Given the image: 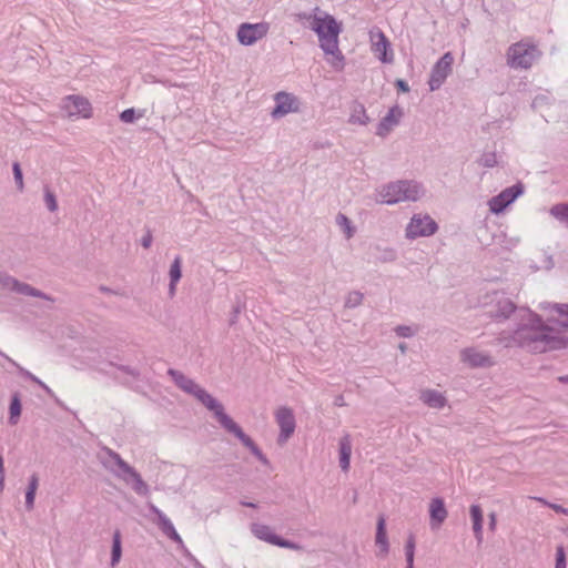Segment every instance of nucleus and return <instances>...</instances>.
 Listing matches in <instances>:
<instances>
[{
	"instance_id": "nucleus-41",
	"label": "nucleus",
	"mask_w": 568,
	"mask_h": 568,
	"mask_svg": "<svg viewBox=\"0 0 568 568\" xmlns=\"http://www.w3.org/2000/svg\"><path fill=\"white\" fill-rule=\"evenodd\" d=\"M489 519H490V523H489L490 529L494 530L495 527H496V515L495 514H490L489 515Z\"/></svg>"
},
{
	"instance_id": "nucleus-31",
	"label": "nucleus",
	"mask_w": 568,
	"mask_h": 568,
	"mask_svg": "<svg viewBox=\"0 0 568 568\" xmlns=\"http://www.w3.org/2000/svg\"><path fill=\"white\" fill-rule=\"evenodd\" d=\"M566 568V554L562 546H558L556 549V567Z\"/></svg>"
},
{
	"instance_id": "nucleus-5",
	"label": "nucleus",
	"mask_w": 568,
	"mask_h": 568,
	"mask_svg": "<svg viewBox=\"0 0 568 568\" xmlns=\"http://www.w3.org/2000/svg\"><path fill=\"white\" fill-rule=\"evenodd\" d=\"M539 55L540 52L532 42L521 40L508 48L507 63L515 69H529Z\"/></svg>"
},
{
	"instance_id": "nucleus-32",
	"label": "nucleus",
	"mask_w": 568,
	"mask_h": 568,
	"mask_svg": "<svg viewBox=\"0 0 568 568\" xmlns=\"http://www.w3.org/2000/svg\"><path fill=\"white\" fill-rule=\"evenodd\" d=\"M12 169H13V175H14V180L17 182L18 189L22 190L23 189V178H22V171H21L20 164L17 162L13 163Z\"/></svg>"
},
{
	"instance_id": "nucleus-12",
	"label": "nucleus",
	"mask_w": 568,
	"mask_h": 568,
	"mask_svg": "<svg viewBox=\"0 0 568 568\" xmlns=\"http://www.w3.org/2000/svg\"><path fill=\"white\" fill-rule=\"evenodd\" d=\"M275 108L272 111V115L274 118L284 116L292 112H297L300 109V103L296 97L286 92H278L274 97Z\"/></svg>"
},
{
	"instance_id": "nucleus-29",
	"label": "nucleus",
	"mask_w": 568,
	"mask_h": 568,
	"mask_svg": "<svg viewBox=\"0 0 568 568\" xmlns=\"http://www.w3.org/2000/svg\"><path fill=\"white\" fill-rule=\"evenodd\" d=\"M414 549H415V538H414V536H410L408 538L407 545H406L407 568H413Z\"/></svg>"
},
{
	"instance_id": "nucleus-17",
	"label": "nucleus",
	"mask_w": 568,
	"mask_h": 568,
	"mask_svg": "<svg viewBox=\"0 0 568 568\" xmlns=\"http://www.w3.org/2000/svg\"><path fill=\"white\" fill-rule=\"evenodd\" d=\"M463 361L473 367L489 366L491 361L489 356L476 352L475 349H466L463 352Z\"/></svg>"
},
{
	"instance_id": "nucleus-39",
	"label": "nucleus",
	"mask_w": 568,
	"mask_h": 568,
	"mask_svg": "<svg viewBox=\"0 0 568 568\" xmlns=\"http://www.w3.org/2000/svg\"><path fill=\"white\" fill-rule=\"evenodd\" d=\"M152 243V235L150 233H148L143 240H142V245L145 247V248H149L150 245Z\"/></svg>"
},
{
	"instance_id": "nucleus-20",
	"label": "nucleus",
	"mask_w": 568,
	"mask_h": 568,
	"mask_svg": "<svg viewBox=\"0 0 568 568\" xmlns=\"http://www.w3.org/2000/svg\"><path fill=\"white\" fill-rule=\"evenodd\" d=\"M422 400L433 408H442L446 404L445 397L436 390H425L420 396Z\"/></svg>"
},
{
	"instance_id": "nucleus-14",
	"label": "nucleus",
	"mask_w": 568,
	"mask_h": 568,
	"mask_svg": "<svg viewBox=\"0 0 568 568\" xmlns=\"http://www.w3.org/2000/svg\"><path fill=\"white\" fill-rule=\"evenodd\" d=\"M252 531L258 539L267 541L272 545H276L284 548H296V546L293 545L292 542L286 541L281 537L276 536L271 529V527L266 525L255 524L252 527Z\"/></svg>"
},
{
	"instance_id": "nucleus-9",
	"label": "nucleus",
	"mask_w": 568,
	"mask_h": 568,
	"mask_svg": "<svg viewBox=\"0 0 568 568\" xmlns=\"http://www.w3.org/2000/svg\"><path fill=\"white\" fill-rule=\"evenodd\" d=\"M275 420L281 428L278 443H285L295 430V418L293 410L288 407H280L274 413Z\"/></svg>"
},
{
	"instance_id": "nucleus-2",
	"label": "nucleus",
	"mask_w": 568,
	"mask_h": 568,
	"mask_svg": "<svg viewBox=\"0 0 568 568\" xmlns=\"http://www.w3.org/2000/svg\"><path fill=\"white\" fill-rule=\"evenodd\" d=\"M311 29L317 34L320 47L327 57V62L337 71L344 68V55L338 47L342 26L335 18L318 9L314 14L305 16Z\"/></svg>"
},
{
	"instance_id": "nucleus-40",
	"label": "nucleus",
	"mask_w": 568,
	"mask_h": 568,
	"mask_svg": "<svg viewBox=\"0 0 568 568\" xmlns=\"http://www.w3.org/2000/svg\"><path fill=\"white\" fill-rule=\"evenodd\" d=\"M397 332L399 335L402 336H409L412 334L410 332V328L409 327H398L397 328Z\"/></svg>"
},
{
	"instance_id": "nucleus-30",
	"label": "nucleus",
	"mask_w": 568,
	"mask_h": 568,
	"mask_svg": "<svg viewBox=\"0 0 568 568\" xmlns=\"http://www.w3.org/2000/svg\"><path fill=\"white\" fill-rule=\"evenodd\" d=\"M336 222L337 224L343 229V231L345 232L346 236L349 239L352 237L353 235V229L351 226V222L349 220L343 215V214H339L337 217H336Z\"/></svg>"
},
{
	"instance_id": "nucleus-3",
	"label": "nucleus",
	"mask_w": 568,
	"mask_h": 568,
	"mask_svg": "<svg viewBox=\"0 0 568 568\" xmlns=\"http://www.w3.org/2000/svg\"><path fill=\"white\" fill-rule=\"evenodd\" d=\"M176 384L185 392L193 394L205 407L212 410L220 422V424L230 433H233L252 453L260 459H264L261 450L255 446L253 440L246 436L241 427L224 413L223 406L217 403L210 394L204 389L200 388L191 379L184 377L181 374L171 372Z\"/></svg>"
},
{
	"instance_id": "nucleus-1",
	"label": "nucleus",
	"mask_w": 568,
	"mask_h": 568,
	"mask_svg": "<svg viewBox=\"0 0 568 568\" xmlns=\"http://www.w3.org/2000/svg\"><path fill=\"white\" fill-rule=\"evenodd\" d=\"M547 325L536 314H529V324L519 328L515 338L531 353H544L566 346L561 329L568 328V305L555 304L544 307Z\"/></svg>"
},
{
	"instance_id": "nucleus-11",
	"label": "nucleus",
	"mask_w": 568,
	"mask_h": 568,
	"mask_svg": "<svg viewBox=\"0 0 568 568\" xmlns=\"http://www.w3.org/2000/svg\"><path fill=\"white\" fill-rule=\"evenodd\" d=\"M372 51L384 63L393 61L390 43L381 30L371 31Z\"/></svg>"
},
{
	"instance_id": "nucleus-42",
	"label": "nucleus",
	"mask_w": 568,
	"mask_h": 568,
	"mask_svg": "<svg viewBox=\"0 0 568 568\" xmlns=\"http://www.w3.org/2000/svg\"><path fill=\"white\" fill-rule=\"evenodd\" d=\"M560 381L568 382V376L567 377H561Z\"/></svg>"
},
{
	"instance_id": "nucleus-28",
	"label": "nucleus",
	"mask_w": 568,
	"mask_h": 568,
	"mask_svg": "<svg viewBox=\"0 0 568 568\" xmlns=\"http://www.w3.org/2000/svg\"><path fill=\"white\" fill-rule=\"evenodd\" d=\"M551 214L559 219L568 222V204H558L551 209Z\"/></svg>"
},
{
	"instance_id": "nucleus-33",
	"label": "nucleus",
	"mask_w": 568,
	"mask_h": 568,
	"mask_svg": "<svg viewBox=\"0 0 568 568\" xmlns=\"http://www.w3.org/2000/svg\"><path fill=\"white\" fill-rule=\"evenodd\" d=\"M537 501L544 504V505H547L549 506L550 508H552L557 513H561V514H565V515H568V508H564L561 507L560 505H557V504H550L548 501H546L545 499L542 498H535Z\"/></svg>"
},
{
	"instance_id": "nucleus-19",
	"label": "nucleus",
	"mask_w": 568,
	"mask_h": 568,
	"mask_svg": "<svg viewBox=\"0 0 568 568\" xmlns=\"http://www.w3.org/2000/svg\"><path fill=\"white\" fill-rule=\"evenodd\" d=\"M352 444L348 436L341 439L339 443V464L343 470H348L351 463Z\"/></svg>"
},
{
	"instance_id": "nucleus-6",
	"label": "nucleus",
	"mask_w": 568,
	"mask_h": 568,
	"mask_svg": "<svg viewBox=\"0 0 568 568\" xmlns=\"http://www.w3.org/2000/svg\"><path fill=\"white\" fill-rule=\"evenodd\" d=\"M61 108L71 119H89L92 115L91 103L81 95H68L62 100Z\"/></svg>"
},
{
	"instance_id": "nucleus-16",
	"label": "nucleus",
	"mask_w": 568,
	"mask_h": 568,
	"mask_svg": "<svg viewBox=\"0 0 568 568\" xmlns=\"http://www.w3.org/2000/svg\"><path fill=\"white\" fill-rule=\"evenodd\" d=\"M402 116H403L402 109L398 106H393L388 111L387 115L379 123L377 133L379 135L387 134L395 125L398 124Z\"/></svg>"
},
{
	"instance_id": "nucleus-27",
	"label": "nucleus",
	"mask_w": 568,
	"mask_h": 568,
	"mask_svg": "<svg viewBox=\"0 0 568 568\" xmlns=\"http://www.w3.org/2000/svg\"><path fill=\"white\" fill-rule=\"evenodd\" d=\"M20 415H21V403H20L19 397L16 395V396H13L11 404H10V422L12 424H17Z\"/></svg>"
},
{
	"instance_id": "nucleus-34",
	"label": "nucleus",
	"mask_w": 568,
	"mask_h": 568,
	"mask_svg": "<svg viewBox=\"0 0 568 568\" xmlns=\"http://www.w3.org/2000/svg\"><path fill=\"white\" fill-rule=\"evenodd\" d=\"M44 200H45V203H47L48 209H49L50 211H52V212H53V211H55V210H57V207H58L57 200H55L54 195H53L51 192H49V191H48V192L45 193V197H44Z\"/></svg>"
},
{
	"instance_id": "nucleus-10",
	"label": "nucleus",
	"mask_w": 568,
	"mask_h": 568,
	"mask_svg": "<svg viewBox=\"0 0 568 568\" xmlns=\"http://www.w3.org/2000/svg\"><path fill=\"white\" fill-rule=\"evenodd\" d=\"M453 62H454V58H453L452 53L447 52L435 64V67L433 68L432 74H430V79H429L430 90H436L442 85V83L445 81V79L452 71Z\"/></svg>"
},
{
	"instance_id": "nucleus-7",
	"label": "nucleus",
	"mask_w": 568,
	"mask_h": 568,
	"mask_svg": "<svg viewBox=\"0 0 568 568\" xmlns=\"http://www.w3.org/2000/svg\"><path fill=\"white\" fill-rule=\"evenodd\" d=\"M270 30L267 22L242 23L237 29V40L243 45H252L263 39Z\"/></svg>"
},
{
	"instance_id": "nucleus-25",
	"label": "nucleus",
	"mask_w": 568,
	"mask_h": 568,
	"mask_svg": "<svg viewBox=\"0 0 568 568\" xmlns=\"http://www.w3.org/2000/svg\"><path fill=\"white\" fill-rule=\"evenodd\" d=\"M170 276H171V293L174 292V286L178 283V281L181 278V257L178 256L170 270Z\"/></svg>"
},
{
	"instance_id": "nucleus-22",
	"label": "nucleus",
	"mask_w": 568,
	"mask_h": 568,
	"mask_svg": "<svg viewBox=\"0 0 568 568\" xmlns=\"http://www.w3.org/2000/svg\"><path fill=\"white\" fill-rule=\"evenodd\" d=\"M376 544L385 555L388 551L385 518L381 516L377 523Z\"/></svg>"
},
{
	"instance_id": "nucleus-23",
	"label": "nucleus",
	"mask_w": 568,
	"mask_h": 568,
	"mask_svg": "<svg viewBox=\"0 0 568 568\" xmlns=\"http://www.w3.org/2000/svg\"><path fill=\"white\" fill-rule=\"evenodd\" d=\"M122 549H121V532L115 530L113 534V545H112V557L111 565L112 567L116 566L121 559Z\"/></svg>"
},
{
	"instance_id": "nucleus-26",
	"label": "nucleus",
	"mask_w": 568,
	"mask_h": 568,
	"mask_svg": "<svg viewBox=\"0 0 568 568\" xmlns=\"http://www.w3.org/2000/svg\"><path fill=\"white\" fill-rule=\"evenodd\" d=\"M498 305H499V312L495 314V316H508L515 308L513 302L508 298H499L497 301Z\"/></svg>"
},
{
	"instance_id": "nucleus-36",
	"label": "nucleus",
	"mask_w": 568,
	"mask_h": 568,
	"mask_svg": "<svg viewBox=\"0 0 568 568\" xmlns=\"http://www.w3.org/2000/svg\"><path fill=\"white\" fill-rule=\"evenodd\" d=\"M497 163L496 154L491 153L483 160V164L487 168H491Z\"/></svg>"
},
{
	"instance_id": "nucleus-8",
	"label": "nucleus",
	"mask_w": 568,
	"mask_h": 568,
	"mask_svg": "<svg viewBox=\"0 0 568 568\" xmlns=\"http://www.w3.org/2000/svg\"><path fill=\"white\" fill-rule=\"evenodd\" d=\"M437 230L436 222L429 215L416 214L406 227L408 237L429 236Z\"/></svg>"
},
{
	"instance_id": "nucleus-15",
	"label": "nucleus",
	"mask_w": 568,
	"mask_h": 568,
	"mask_svg": "<svg viewBox=\"0 0 568 568\" xmlns=\"http://www.w3.org/2000/svg\"><path fill=\"white\" fill-rule=\"evenodd\" d=\"M429 524L432 529H438L448 516L445 503L442 498H433L429 503Z\"/></svg>"
},
{
	"instance_id": "nucleus-21",
	"label": "nucleus",
	"mask_w": 568,
	"mask_h": 568,
	"mask_svg": "<svg viewBox=\"0 0 568 568\" xmlns=\"http://www.w3.org/2000/svg\"><path fill=\"white\" fill-rule=\"evenodd\" d=\"M470 517L473 519V528L478 541L483 539V510L480 506L473 505L470 507Z\"/></svg>"
},
{
	"instance_id": "nucleus-38",
	"label": "nucleus",
	"mask_w": 568,
	"mask_h": 568,
	"mask_svg": "<svg viewBox=\"0 0 568 568\" xmlns=\"http://www.w3.org/2000/svg\"><path fill=\"white\" fill-rule=\"evenodd\" d=\"M396 87H397L402 92H408V91H409L408 84H407L404 80H397V81H396Z\"/></svg>"
},
{
	"instance_id": "nucleus-24",
	"label": "nucleus",
	"mask_w": 568,
	"mask_h": 568,
	"mask_svg": "<svg viewBox=\"0 0 568 568\" xmlns=\"http://www.w3.org/2000/svg\"><path fill=\"white\" fill-rule=\"evenodd\" d=\"M37 489H38V477H37V475H33L30 479L29 488L26 494V504L29 509H31L33 507Z\"/></svg>"
},
{
	"instance_id": "nucleus-35",
	"label": "nucleus",
	"mask_w": 568,
	"mask_h": 568,
	"mask_svg": "<svg viewBox=\"0 0 568 568\" xmlns=\"http://www.w3.org/2000/svg\"><path fill=\"white\" fill-rule=\"evenodd\" d=\"M134 109H126L120 114V119L125 123H131L134 121Z\"/></svg>"
},
{
	"instance_id": "nucleus-37",
	"label": "nucleus",
	"mask_w": 568,
	"mask_h": 568,
	"mask_svg": "<svg viewBox=\"0 0 568 568\" xmlns=\"http://www.w3.org/2000/svg\"><path fill=\"white\" fill-rule=\"evenodd\" d=\"M3 483H4V465H3V457L0 455V491L3 489Z\"/></svg>"
},
{
	"instance_id": "nucleus-4",
	"label": "nucleus",
	"mask_w": 568,
	"mask_h": 568,
	"mask_svg": "<svg viewBox=\"0 0 568 568\" xmlns=\"http://www.w3.org/2000/svg\"><path fill=\"white\" fill-rule=\"evenodd\" d=\"M422 193L417 183L399 181L382 187L378 194L382 203L394 204L403 201H417Z\"/></svg>"
},
{
	"instance_id": "nucleus-13",
	"label": "nucleus",
	"mask_w": 568,
	"mask_h": 568,
	"mask_svg": "<svg viewBox=\"0 0 568 568\" xmlns=\"http://www.w3.org/2000/svg\"><path fill=\"white\" fill-rule=\"evenodd\" d=\"M523 193L521 185H514L504 190L497 196H494L489 201L490 211L494 213H500L505 207L513 203Z\"/></svg>"
},
{
	"instance_id": "nucleus-18",
	"label": "nucleus",
	"mask_w": 568,
	"mask_h": 568,
	"mask_svg": "<svg viewBox=\"0 0 568 568\" xmlns=\"http://www.w3.org/2000/svg\"><path fill=\"white\" fill-rule=\"evenodd\" d=\"M156 516H158V525L162 529V531L170 537L171 539L175 541H181V537L176 532L174 526L172 525L171 520L159 509H154Z\"/></svg>"
}]
</instances>
